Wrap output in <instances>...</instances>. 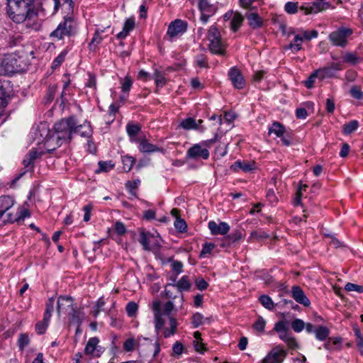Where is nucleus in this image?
<instances>
[{"instance_id": "1", "label": "nucleus", "mask_w": 363, "mask_h": 363, "mask_svg": "<svg viewBox=\"0 0 363 363\" xmlns=\"http://www.w3.org/2000/svg\"><path fill=\"white\" fill-rule=\"evenodd\" d=\"M152 310L155 318V329L158 334L163 330L162 335L164 338H169L177 333V321L172 315L174 311V306L172 301L166 302L162 306L159 301L152 303Z\"/></svg>"}, {"instance_id": "2", "label": "nucleus", "mask_w": 363, "mask_h": 363, "mask_svg": "<svg viewBox=\"0 0 363 363\" xmlns=\"http://www.w3.org/2000/svg\"><path fill=\"white\" fill-rule=\"evenodd\" d=\"M9 16L13 21L20 23L32 19L37 15L34 0H7Z\"/></svg>"}, {"instance_id": "3", "label": "nucleus", "mask_w": 363, "mask_h": 363, "mask_svg": "<svg viewBox=\"0 0 363 363\" xmlns=\"http://www.w3.org/2000/svg\"><path fill=\"white\" fill-rule=\"evenodd\" d=\"M77 124V118L74 116L62 118L55 123L53 126V140H56L58 146L71 141L73 136L74 125Z\"/></svg>"}, {"instance_id": "4", "label": "nucleus", "mask_w": 363, "mask_h": 363, "mask_svg": "<svg viewBox=\"0 0 363 363\" xmlns=\"http://www.w3.org/2000/svg\"><path fill=\"white\" fill-rule=\"evenodd\" d=\"M78 30L77 21L67 13L59 23L57 28L50 33L49 38L56 42L63 40L65 38L75 36L78 33Z\"/></svg>"}, {"instance_id": "5", "label": "nucleus", "mask_w": 363, "mask_h": 363, "mask_svg": "<svg viewBox=\"0 0 363 363\" xmlns=\"http://www.w3.org/2000/svg\"><path fill=\"white\" fill-rule=\"evenodd\" d=\"M207 39L209 42V50L215 55H223L225 52V41L221 38V35L218 28L213 25L207 33Z\"/></svg>"}, {"instance_id": "6", "label": "nucleus", "mask_w": 363, "mask_h": 363, "mask_svg": "<svg viewBox=\"0 0 363 363\" xmlns=\"http://www.w3.org/2000/svg\"><path fill=\"white\" fill-rule=\"evenodd\" d=\"M1 66L7 74H12L24 70L26 63L23 56L17 53H11L5 56Z\"/></svg>"}, {"instance_id": "7", "label": "nucleus", "mask_w": 363, "mask_h": 363, "mask_svg": "<svg viewBox=\"0 0 363 363\" xmlns=\"http://www.w3.org/2000/svg\"><path fill=\"white\" fill-rule=\"evenodd\" d=\"M352 33L351 28L342 26L329 35V40L333 45L345 48Z\"/></svg>"}, {"instance_id": "8", "label": "nucleus", "mask_w": 363, "mask_h": 363, "mask_svg": "<svg viewBox=\"0 0 363 363\" xmlns=\"http://www.w3.org/2000/svg\"><path fill=\"white\" fill-rule=\"evenodd\" d=\"M213 140L204 141L199 144H194L186 152V157L189 159L198 160L203 159L207 160L209 157V151L206 147L208 144L213 143Z\"/></svg>"}, {"instance_id": "9", "label": "nucleus", "mask_w": 363, "mask_h": 363, "mask_svg": "<svg viewBox=\"0 0 363 363\" xmlns=\"http://www.w3.org/2000/svg\"><path fill=\"white\" fill-rule=\"evenodd\" d=\"M335 6L326 0H315L301 7L305 14H316L328 9H334Z\"/></svg>"}, {"instance_id": "10", "label": "nucleus", "mask_w": 363, "mask_h": 363, "mask_svg": "<svg viewBox=\"0 0 363 363\" xmlns=\"http://www.w3.org/2000/svg\"><path fill=\"white\" fill-rule=\"evenodd\" d=\"M269 135L274 134L277 138H280L282 145L284 146H290L291 144V136L286 131L285 126L278 121H274L269 127Z\"/></svg>"}, {"instance_id": "11", "label": "nucleus", "mask_w": 363, "mask_h": 363, "mask_svg": "<svg viewBox=\"0 0 363 363\" xmlns=\"http://www.w3.org/2000/svg\"><path fill=\"white\" fill-rule=\"evenodd\" d=\"M30 136L37 144L48 142L53 139L52 135L50 134V129L46 123H41L35 128H33L30 132Z\"/></svg>"}, {"instance_id": "12", "label": "nucleus", "mask_w": 363, "mask_h": 363, "mask_svg": "<svg viewBox=\"0 0 363 363\" xmlns=\"http://www.w3.org/2000/svg\"><path fill=\"white\" fill-rule=\"evenodd\" d=\"M188 23L186 21L176 19L172 21L167 28V35L169 36L170 40L182 35L187 30Z\"/></svg>"}, {"instance_id": "13", "label": "nucleus", "mask_w": 363, "mask_h": 363, "mask_svg": "<svg viewBox=\"0 0 363 363\" xmlns=\"http://www.w3.org/2000/svg\"><path fill=\"white\" fill-rule=\"evenodd\" d=\"M131 142L136 143L138 144V148L142 153H153V152H161L164 154L165 150L162 147H160L151 143L144 136L140 137L138 139H131Z\"/></svg>"}, {"instance_id": "14", "label": "nucleus", "mask_w": 363, "mask_h": 363, "mask_svg": "<svg viewBox=\"0 0 363 363\" xmlns=\"http://www.w3.org/2000/svg\"><path fill=\"white\" fill-rule=\"evenodd\" d=\"M198 7L201 12L200 19L203 24L207 23L209 18L213 16L217 11L216 6L210 4L208 0H199Z\"/></svg>"}, {"instance_id": "15", "label": "nucleus", "mask_w": 363, "mask_h": 363, "mask_svg": "<svg viewBox=\"0 0 363 363\" xmlns=\"http://www.w3.org/2000/svg\"><path fill=\"white\" fill-rule=\"evenodd\" d=\"M287 352L280 346L274 347L262 359V363H282Z\"/></svg>"}, {"instance_id": "16", "label": "nucleus", "mask_w": 363, "mask_h": 363, "mask_svg": "<svg viewBox=\"0 0 363 363\" xmlns=\"http://www.w3.org/2000/svg\"><path fill=\"white\" fill-rule=\"evenodd\" d=\"M30 216V213L26 206V203L20 206L17 211L16 216H14L12 213H8L6 215V218L3 220L4 223H23L24 220Z\"/></svg>"}, {"instance_id": "17", "label": "nucleus", "mask_w": 363, "mask_h": 363, "mask_svg": "<svg viewBox=\"0 0 363 363\" xmlns=\"http://www.w3.org/2000/svg\"><path fill=\"white\" fill-rule=\"evenodd\" d=\"M342 69V65L339 62H333L326 67L316 69L319 75V80L335 77V73Z\"/></svg>"}, {"instance_id": "18", "label": "nucleus", "mask_w": 363, "mask_h": 363, "mask_svg": "<svg viewBox=\"0 0 363 363\" xmlns=\"http://www.w3.org/2000/svg\"><path fill=\"white\" fill-rule=\"evenodd\" d=\"M99 339L93 337L89 339L84 347V354L92 357H99L104 352L102 347L99 345Z\"/></svg>"}, {"instance_id": "19", "label": "nucleus", "mask_w": 363, "mask_h": 363, "mask_svg": "<svg viewBox=\"0 0 363 363\" xmlns=\"http://www.w3.org/2000/svg\"><path fill=\"white\" fill-rule=\"evenodd\" d=\"M139 242L145 250H150L160 246L157 239L150 233L141 232L139 235Z\"/></svg>"}, {"instance_id": "20", "label": "nucleus", "mask_w": 363, "mask_h": 363, "mask_svg": "<svg viewBox=\"0 0 363 363\" xmlns=\"http://www.w3.org/2000/svg\"><path fill=\"white\" fill-rule=\"evenodd\" d=\"M228 77L233 86L242 89L245 86V81L241 72L236 67H231L228 71Z\"/></svg>"}, {"instance_id": "21", "label": "nucleus", "mask_w": 363, "mask_h": 363, "mask_svg": "<svg viewBox=\"0 0 363 363\" xmlns=\"http://www.w3.org/2000/svg\"><path fill=\"white\" fill-rule=\"evenodd\" d=\"M211 233L214 235H226L230 230V225L225 222H220L217 224L215 221L211 220L208 223Z\"/></svg>"}, {"instance_id": "22", "label": "nucleus", "mask_w": 363, "mask_h": 363, "mask_svg": "<svg viewBox=\"0 0 363 363\" xmlns=\"http://www.w3.org/2000/svg\"><path fill=\"white\" fill-rule=\"evenodd\" d=\"M73 130V135L74 134H78L80 136L86 138H89L92 135V128L91 126V124L88 121H84L83 124L78 125V123L77 122V124L74 125Z\"/></svg>"}, {"instance_id": "23", "label": "nucleus", "mask_w": 363, "mask_h": 363, "mask_svg": "<svg viewBox=\"0 0 363 363\" xmlns=\"http://www.w3.org/2000/svg\"><path fill=\"white\" fill-rule=\"evenodd\" d=\"M291 294L294 299L298 303L308 307L311 304L310 300L307 298L303 291L297 286H294L291 289Z\"/></svg>"}, {"instance_id": "24", "label": "nucleus", "mask_w": 363, "mask_h": 363, "mask_svg": "<svg viewBox=\"0 0 363 363\" xmlns=\"http://www.w3.org/2000/svg\"><path fill=\"white\" fill-rule=\"evenodd\" d=\"M105 29L106 28H104V29L97 28L95 30L93 38L91 40V41L88 45L90 51L96 52L98 50L99 45L101 43V42L104 39V37L102 35V34L104 33Z\"/></svg>"}, {"instance_id": "25", "label": "nucleus", "mask_w": 363, "mask_h": 363, "mask_svg": "<svg viewBox=\"0 0 363 363\" xmlns=\"http://www.w3.org/2000/svg\"><path fill=\"white\" fill-rule=\"evenodd\" d=\"M15 201L10 196H0V220L4 214L14 205Z\"/></svg>"}, {"instance_id": "26", "label": "nucleus", "mask_w": 363, "mask_h": 363, "mask_svg": "<svg viewBox=\"0 0 363 363\" xmlns=\"http://www.w3.org/2000/svg\"><path fill=\"white\" fill-rule=\"evenodd\" d=\"M255 163L248 162L246 161L237 160L231 165L230 169L235 172H237L239 169H242L244 172H250L255 169Z\"/></svg>"}, {"instance_id": "27", "label": "nucleus", "mask_w": 363, "mask_h": 363, "mask_svg": "<svg viewBox=\"0 0 363 363\" xmlns=\"http://www.w3.org/2000/svg\"><path fill=\"white\" fill-rule=\"evenodd\" d=\"M202 122V120H199L198 122H196V121L193 118H187L181 122L180 127L186 130H201L200 125Z\"/></svg>"}, {"instance_id": "28", "label": "nucleus", "mask_w": 363, "mask_h": 363, "mask_svg": "<svg viewBox=\"0 0 363 363\" xmlns=\"http://www.w3.org/2000/svg\"><path fill=\"white\" fill-rule=\"evenodd\" d=\"M135 24V18L133 17L127 18L123 24L122 31L117 34V38L118 39L125 38L129 35L130 32L134 28Z\"/></svg>"}, {"instance_id": "29", "label": "nucleus", "mask_w": 363, "mask_h": 363, "mask_svg": "<svg viewBox=\"0 0 363 363\" xmlns=\"http://www.w3.org/2000/svg\"><path fill=\"white\" fill-rule=\"evenodd\" d=\"M74 301L72 297L68 296H61L57 300V312L60 313L61 311L67 310L71 307L73 308Z\"/></svg>"}, {"instance_id": "30", "label": "nucleus", "mask_w": 363, "mask_h": 363, "mask_svg": "<svg viewBox=\"0 0 363 363\" xmlns=\"http://www.w3.org/2000/svg\"><path fill=\"white\" fill-rule=\"evenodd\" d=\"M246 18L248 21L249 26L252 28L257 29L262 26V19L257 13H246Z\"/></svg>"}, {"instance_id": "31", "label": "nucleus", "mask_w": 363, "mask_h": 363, "mask_svg": "<svg viewBox=\"0 0 363 363\" xmlns=\"http://www.w3.org/2000/svg\"><path fill=\"white\" fill-rule=\"evenodd\" d=\"M243 21L244 17L240 13H234L230 23V27L231 30L233 32H237L242 24Z\"/></svg>"}, {"instance_id": "32", "label": "nucleus", "mask_w": 363, "mask_h": 363, "mask_svg": "<svg viewBox=\"0 0 363 363\" xmlns=\"http://www.w3.org/2000/svg\"><path fill=\"white\" fill-rule=\"evenodd\" d=\"M54 1V12H57L59 9L64 6H67V13L73 12L74 2L72 0H52Z\"/></svg>"}, {"instance_id": "33", "label": "nucleus", "mask_w": 363, "mask_h": 363, "mask_svg": "<svg viewBox=\"0 0 363 363\" xmlns=\"http://www.w3.org/2000/svg\"><path fill=\"white\" fill-rule=\"evenodd\" d=\"M41 155V153L36 151L31 150L28 152V153L25 156L23 159V164L26 167H29L31 166L35 160L39 157Z\"/></svg>"}, {"instance_id": "34", "label": "nucleus", "mask_w": 363, "mask_h": 363, "mask_svg": "<svg viewBox=\"0 0 363 363\" xmlns=\"http://www.w3.org/2000/svg\"><path fill=\"white\" fill-rule=\"evenodd\" d=\"M191 283L187 276H183L177 282L174 284V286L177 288L178 291L182 293V291H188L191 288Z\"/></svg>"}, {"instance_id": "35", "label": "nucleus", "mask_w": 363, "mask_h": 363, "mask_svg": "<svg viewBox=\"0 0 363 363\" xmlns=\"http://www.w3.org/2000/svg\"><path fill=\"white\" fill-rule=\"evenodd\" d=\"M54 303H55L54 298H49V300L46 303V308H45V313L43 315V321L47 323L48 324H49V322H50V318L52 315V313L54 310Z\"/></svg>"}, {"instance_id": "36", "label": "nucleus", "mask_w": 363, "mask_h": 363, "mask_svg": "<svg viewBox=\"0 0 363 363\" xmlns=\"http://www.w3.org/2000/svg\"><path fill=\"white\" fill-rule=\"evenodd\" d=\"M303 37L300 35H296L294 40L289 45L288 48L291 49L293 52H296L301 50Z\"/></svg>"}, {"instance_id": "37", "label": "nucleus", "mask_w": 363, "mask_h": 363, "mask_svg": "<svg viewBox=\"0 0 363 363\" xmlns=\"http://www.w3.org/2000/svg\"><path fill=\"white\" fill-rule=\"evenodd\" d=\"M152 79L155 80L157 87H162L167 82L164 74L157 69L155 70Z\"/></svg>"}, {"instance_id": "38", "label": "nucleus", "mask_w": 363, "mask_h": 363, "mask_svg": "<svg viewBox=\"0 0 363 363\" xmlns=\"http://www.w3.org/2000/svg\"><path fill=\"white\" fill-rule=\"evenodd\" d=\"M329 333L330 330L327 327L320 325L316 328L315 335L318 340L324 341L328 337Z\"/></svg>"}, {"instance_id": "39", "label": "nucleus", "mask_w": 363, "mask_h": 363, "mask_svg": "<svg viewBox=\"0 0 363 363\" xmlns=\"http://www.w3.org/2000/svg\"><path fill=\"white\" fill-rule=\"evenodd\" d=\"M358 127L359 122L356 120H353L343 125L342 132L345 135H350L354 132Z\"/></svg>"}, {"instance_id": "40", "label": "nucleus", "mask_w": 363, "mask_h": 363, "mask_svg": "<svg viewBox=\"0 0 363 363\" xmlns=\"http://www.w3.org/2000/svg\"><path fill=\"white\" fill-rule=\"evenodd\" d=\"M139 345V341L134 337L128 338L123 343V349L126 352H133Z\"/></svg>"}, {"instance_id": "41", "label": "nucleus", "mask_w": 363, "mask_h": 363, "mask_svg": "<svg viewBox=\"0 0 363 363\" xmlns=\"http://www.w3.org/2000/svg\"><path fill=\"white\" fill-rule=\"evenodd\" d=\"M123 169L125 172H128L131 170L133 164L135 163V159L128 155L122 157Z\"/></svg>"}, {"instance_id": "42", "label": "nucleus", "mask_w": 363, "mask_h": 363, "mask_svg": "<svg viewBox=\"0 0 363 363\" xmlns=\"http://www.w3.org/2000/svg\"><path fill=\"white\" fill-rule=\"evenodd\" d=\"M114 167V164L111 161H100L99 162V169L96 170V173H100L102 172H107L111 170Z\"/></svg>"}, {"instance_id": "43", "label": "nucleus", "mask_w": 363, "mask_h": 363, "mask_svg": "<svg viewBox=\"0 0 363 363\" xmlns=\"http://www.w3.org/2000/svg\"><path fill=\"white\" fill-rule=\"evenodd\" d=\"M140 128L138 125L128 124L126 126V130L128 136L131 139H138L136 135L139 133Z\"/></svg>"}, {"instance_id": "44", "label": "nucleus", "mask_w": 363, "mask_h": 363, "mask_svg": "<svg viewBox=\"0 0 363 363\" xmlns=\"http://www.w3.org/2000/svg\"><path fill=\"white\" fill-rule=\"evenodd\" d=\"M140 184V180L139 179H134L133 181H128L125 183V187L128 189L130 194L133 196H136L135 190Z\"/></svg>"}, {"instance_id": "45", "label": "nucleus", "mask_w": 363, "mask_h": 363, "mask_svg": "<svg viewBox=\"0 0 363 363\" xmlns=\"http://www.w3.org/2000/svg\"><path fill=\"white\" fill-rule=\"evenodd\" d=\"M133 85V80L130 76H125L121 82V90L124 94H128Z\"/></svg>"}, {"instance_id": "46", "label": "nucleus", "mask_w": 363, "mask_h": 363, "mask_svg": "<svg viewBox=\"0 0 363 363\" xmlns=\"http://www.w3.org/2000/svg\"><path fill=\"white\" fill-rule=\"evenodd\" d=\"M350 96L357 100H362L363 99V91L361 89L357 86L353 85L350 90Z\"/></svg>"}, {"instance_id": "47", "label": "nucleus", "mask_w": 363, "mask_h": 363, "mask_svg": "<svg viewBox=\"0 0 363 363\" xmlns=\"http://www.w3.org/2000/svg\"><path fill=\"white\" fill-rule=\"evenodd\" d=\"M259 300L262 305L267 309L272 310L274 308V303L269 296L262 295Z\"/></svg>"}, {"instance_id": "48", "label": "nucleus", "mask_w": 363, "mask_h": 363, "mask_svg": "<svg viewBox=\"0 0 363 363\" xmlns=\"http://www.w3.org/2000/svg\"><path fill=\"white\" fill-rule=\"evenodd\" d=\"M319 79V75L318 74L317 70H315L308 77V78L304 82L305 86L308 89H311L314 86V84L316 79Z\"/></svg>"}, {"instance_id": "49", "label": "nucleus", "mask_w": 363, "mask_h": 363, "mask_svg": "<svg viewBox=\"0 0 363 363\" xmlns=\"http://www.w3.org/2000/svg\"><path fill=\"white\" fill-rule=\"evenodd\" d=\"M269 238V235L262 230H254L250 233V240H262Z\"/></svg>"}, {"instance_id": "50", "label": "nucleus", "mask_w": 363, "mask_h": 363, "mask_svg": "<svg viewBox=\"0 0 363 363\" xmlns=\"http://www.w3.org/2000/svg\"><path fill=\"white\" fill-rule=\"evenodd\" d=\"M298 2L289 1L285 4L284 10L289 14H294L298 11Z\"/></svg>"}, {"instance_id": "51", "label": "nucleus", "mask_w": 363, "mask_h": 363, "mask_svg": "<svg viewBox=\"0 0 363 363\" xmlns=\"http://www.w3.org/2000/svg\"><path fill=\"white\" fill-rule=\"evenodd\" d=\"M216 247L215 244L212 242H206L202 246V250L200 253L201 257H205L207 255L211 253L212 250Z\"/></svg>"}, {"instance_id": "52", "label": "nucleus", "mask_w": 363, "mask_h": 363, "mask_svg": "<svg viewBox=\"0 0 363 363\" xmlns=\"http://www.w3.org/2000/svg\"><path fill=\"white\" fill-rule=\"evenodd\" d=\"M138 309V306L133 301L129 302L125 308L126 313L129 317H134Z\"/></svg>"}, {"instance_id": "53", "label": "nucleus", "mask_w": 363, "mask_h": 363, "mask_svg": "<svg viewBox=\"0 0 363 363\" xmlns=\"http://www.w3.org/2000/svg\"><path fill=\"white\" fill-rule=\"evenodd\" d=\"M174 228L180 233H184L186 230L187 225L184 219L177 218L174 223Z\"/></svg>"}, {"instance_id": "54", "label": "nucleus", "mask_w": 363, "mask_h": 363, "mask_svg": "<svg viewBox=\"0 0 363 363\" xmlns=\"http://www.w3.org/2000/svg\"><path fill=\"white\" fill-rule=\"evenodd\" d=\"M305 327V323L298 318L295 319L291 322V328L296 333L301 332Z\"/></svg>"}, {"instance_id": "55", "label": "nucleus", "mask_w": 363, "mask_h": 363, "mask_svg": "<svg viewBox=\"0 0 363 363\" xmlns=\"http://www.w3.org/2000/svg\"><path fill=\"white\" fill-rule=\"evenodd\" d=\"M195 63L201 68H205L208 67L207 58L203 54L197 55L196 56Z\"/></svg>"}, {"instance_id": "56", "label": "nucleus", "mask_w": 363, "mask_h": 363, "mask_svg": "<svg viewBox=\"0 0 363 363\" xmlns=\"http://www.w3.org/2000/svg\"><path fill=\"white\" fill-rule=\"evenodd\" d=\"M266 325V321L262 317H259L253 325V328L259 333H263Z\"/></svg>"}, {"instance_id": "57", "label": "nucleus", "mask_w": 363, "mask_h": 363, "mask_svg": "<svg viewBox=\"0 0 363 363\" xmlns=\"http://www.w3.org/2000/svg\"><path fill=\"white\" fill-rule=\"evenodd\" d=\"M345 289L347 291H357L358 293H363V286L353 283L346 284Z\"/></svg>"}, {"instance_id": "58", "label": "nucleus", "mask_w": 363, "mask_h": 363, "mask_svg": "<svg viewBox=\"0 0 363 363\" xmlns=\"http://www.w3.org/2000/svg\"><path fill=\"white\" fill-rule=\"evenodd\" d=\"M67 54V51H62L60 54H59L52 62V67H57L60 66L65 61Z\"/></svg>"}, {"instance_id": "59", "label": "nucleus", "mask_w": 363, "mask_h": 363, "mask_svg": "<svg viewBox=\"0 0 363 363\" xmlns=\"http://www.w3.org/2000/svg\"><path fill=\"white\" fill-rule=\"evenodd\" d=\"M203 323V316L199 313H196L192 317V324L194 328H198Z\"/></svg>"}, {"instance_id": "60", "label": "nucleus", "mask_w": 363, "mask_h": 363, "mask_svg": "<svg viewBox=\"0 0 363 363\" xmlns=\"http://www.w3.org/2000/svg\"><path fill=\"white\" fill-rule=\"evenodd\" d=\"M48 323L44 321L38 322L35 325V330L37 333L39 335L44 334L48 328Z\"/></svg>"}, {"instance_id": "61", "label": "nucleus", "mask_w": 363, "mask_h": 363, "mask_svg": "<svg viewBox=\"0 0 363 363\" xmlns=\"http://www.w3.org/2000/svg\"><path fill=\"white\" fill-rule=\"evenodd\" d=\"M29 344L28 336L26 334H21L18 338L19 348L23 350Z\"/></svg>"}, {"instance_id": "62", "label": "nucleus", "mask_w": 363, "mask_h": 363, "mask_svg": "<svg viewBox=\"0 0 363 363\" xmlns=\"http://www.w3.org/2000/svg\"><path fill=\"white\" fill-rule=\"evenodd\" d=\"M57 90V86L56 84H50L48 88L47 98L48 101H51L55 95Z\"/></svg>"}, {"instance_id": "63", "label": "nucleus", "mask_w": 363, "mask_h": 363, "mask_svg": "<svg viewBox=\"0 0 363 363\" xmlns=\"http://www.w3.org/2000/svg\"><path fill=\"white\" fill-rule=\"evenodd\" d=\"M71 320L74 323H80L82 321L81 313L79 311L76 309V308H72V313H70Z\"/></svg>"}, {"instance_id": "64", "label": "nucleus", "mask_w": 363, "mask_h": 363, "mask_svg": "<svg viewBox=\"0 0 363 363\" xmlns=\"http://www.w3.org/2000/svg\"><path fill=\"white\" fill-rule=\"evenodd\" d=\"M343 60L346 62L355 64L358 61V57L354 53L347 52L343 56Z\"/></svg>"}]
</instances>
